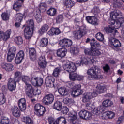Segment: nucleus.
<instances>
[{"label":"nucleus","mask_w":124,"mask_h":124,"mask_svg":"<svg viewBox=\"0 0 124 124\" xmlns=\"http://www.w3.org/2000/svg\"><path fill=\"white\" fill-rule=\"evenodd\" d=\"M96 92H87L84 93L82 97V102H84V103L89 102V101L91 100L92 98L96 97L97 94H100V93H104V92L106 91V87L100 85H98L96 87Z\"/></svg>","instance_id":"f257e3e1"},{"label":"nucleus","mask_w":124,"mask_h":124,"mask_svg":"<svg viewBox=\"0 0 124 124\" xmlns=\"http://www.w3.org/2000/svg\"><path fill=\"white\" fill-rule=\"evenodd\" d=\"M90 45L91 46L90 48H86L84 50L85 55H89L90 56H100L101 55V51L100 50L96 48L99 46V43L95 41L94 39H92L90 41Z\"/></svg>","instance_id":"f03ea898"},{"label":"nucleus","mask_w":124,"mask_h":124,"mask_svg":"<svg viewBox=\"0 0 124 124\" xmlns=\"http://www.w3.org/2000/svg\"><path fill=\"white\" fill-rule=\"evenodd\" d=\"M88 79L89 80H97L102 78L101 76V70L97 66L93 67L87 70Z\"/></svg>","instance_id":"7ed1b4c3"},{"label":"nucleus","mask_w":124,"mask_h":124,"mask_svg":"<svg viewBox=\"0 0 124 124\" xmlns=\"http://www.w3.org/2000/svg\"><path fill=\"white\" fill-rule=\"evenodd\" d=\"M63 68L64 70L69 72V78L70 80L72 81H75V80H77V74L73 73L76 71L77 68L75 64L73 63V62H71L68 61L65 63V64L63 65Z\"/></svg>","instance_id":"20e7f679"},{"label":"nucleus","mask_w":124,"mask_h":124,"mask_svg":"<svg viewBox=\"0 0 124 124\" xmlns=\"http://www.w3.org/2000/svg\"><path fill=\"white\" fill-rule=\"evenodd\" d=\"M87 29L84 26H81L79 29L76 31L74 34V38L76 39H81L83 36L87 34Z\"/></svg>","instance_id":"39448f33"},{"label":"nucleus","mask_w":124,"mask_h":124,"mask_svg":"<svg viewBox=\"0 0 124 124\" xmlns=\"http://www.w3.org/2000/svg\"><path fill=\"white\" fill-rule=\"evenodd\" d=\"M83 93V91L81 89V85L77 84L72 88L71 95L72 96H79Z\"/></svg>","instance_id":"423d86ee"},{"label":"nucleus","mask_w":124,"mask_h":124,"mask_svg":"<svg viewBox=\"0 0 124 124\" xmlns=\"http://www.w3.org/2000/svg\"><path fill=\"white\" fill-rule=\"evenodd\" d=\"M34 110L36 112L37 115L39 117L43 116L44 113L46 112L45 107L41 106L40 104H37L34 106Z\"/></svg>","instance_id":"0eeeda50"},{"label":"nucleus","mask_w":124,"mask_h":124,"mask_svg":"<svg viewBox=\"0 0 124 124\" xmlns=\"http://www.w3.org/2000/svg\"><path fill=\"white\" fill-rule=\"evenodd\" d=\"M16 54V47L12 46L11 47L7 53V59L9 62H11L14 59V57H15V54Z\"/></svg>","instance_id":"6e6552de"},{"label":"nucleus","mask_w":124,"mask_h":124,"mask_svg":"<svg viewBox=\"0 0 124 124\" xmlns=\"http://www.w3.org/2000/svg\"><path fill=\"white\" fill-rule=\"evenodd\" d=\"M110 18L112 19V21H115L116 20L123 21L124 20L121 12H112L110 14Z\"/></svg>","instance_id":"1a4fd4ad"},{"label":"nucleus","mask_w":124,"mask_h":124,"mask_svg":"<svg viewBox=\"0 0 124 124\" xmlns=\"http://www.w3.org/2000/svg\"><path fill=\"white\" fill-rule=\"evenodd\" d=\"M1 67L6 72H12L14 70V65L12 63L2 62L1 64Z\"/></svg>","instance_id":"9d476101"},{"label":"nucleus","mask_w":124,"mask_h":124,"mask_svg":"<svg viewBox=\"0 0 124 124\" xmlns=\"http://www.w3.org/2000/svg\"><path fill=\"white\" fill-rule=\"evenodd\" d=\"M60 46L61 47H64L67 48V47H70L72 45V40L67 38H64L60 41Z\"/></svg>","instance_id":"9b49d317"},{"label":"nucleus","mask_w":124,"mask_h":124,"mask_svg":"<svg viewBox=\"0 0 124 124\" xmlns=\"http://www.w3.org/2000/svg\"><path fill=\"white\" fill-rule=\"evenodd\" d=\"M53 101H54V95L52 94L46 95L43 99V103L46 105L53 103Z\"/></svg>","instance_id":"f8f14e48"},{"label":"nucleus","mask_w":124,"mask_h":124,"mask_svg":"<svg viewBox=\"0 0 124 124\" xmlns=\"http://www.w3.org/2000/svg\"><path fill=\"white\" fill-rule=\"evenodd\" d=\"M38 63L39 66L41 68H43V69H44V68H46V67H47V64L48 63L47 62L46 59H45V56H40L38 61Z\"/></svg>","instance_id":"ddd939ff"},{"label":"nucleus","mask_w":124,"mask_h":124,"mask_svg":"<svg viewBox=\"0 0 124 124\" xmlns=\"http://www.w3.org/2000/svg\"><path fill=\"white\" fill-rule=\"evenodd\" d=\"M10 34H11V30L10 29L7 30L5 32L0 31V41L1 40V38L4 41H6L10 37Z\"/></svg>","instance_id":"4468645a"},{"label":"nucleus","mask_w":124,"mask_h":124,"mask_svg":"<svg viewBox=\"0 0 124 124\" xmlns=\"http://www.w3.org/2000/svg\"><path fill=\"white\" fill-rule=\"evenodd\" d=\"M45 84L46 87L53 88L55 85V78L52 76H48L46 78Z\"/></svg>","instance_id":"2eb2a0df"},{"label":"nucleus","mask_w":124,"mask_h":124,"mask_svg":"<svg viewBox=\"0 0 124 124\" xmlns=\"http://www.w3.org/2000/svg\"><path fill=\"white\" fill-rule=\"evenodd\" d=\"M25 89L27 95L29 97H32V93H33V88H32V86L29 83L26 84Z\"/></svg>","instance_id":"dca6fc26"},{"label":"nucleus","mask_w":124,"mask_h":124,"mask_svg":"<svg viewBox=\"0 0 124 124\" xmlns=\"http://www.w3.org/2000/svg\"><path fill=\"white\" fill-rule=\"evenodd\" d=\"M104 30L106 32L111 33V36H113V37H115L116 34L118 33V30L114 29V27L111 25L108 27H105Z\"/></svg>","instance_id":"f3484780"},{"label":"nucleus","mask_w":124,"mask_h":124,"mask_svg":"<svg viewBox=\"0 0 124 124\" xmlns=\"http://www.w3.org/2000/svg\"><path fill=\"white\" fill-rule=\"evenodd\" d=\"M32 33H33V29L32 28L26 27L24 29V34L26 39H30L32 36Z\"/></svg>","instance_id":"a211bd4d"},{"label":"nucleus","mask_w":124,"mask_h":124,"mask_svg":"<svg viewBox=\"0 0 124 124\" xmlns=\"http://www.w3.org/2000/svg\"><path fill=\"white\" fill-rule=\"evenodd\" d=\"M104 120H108V119H113L115 117V113L112 111H106L104 112L101 116Z\"/></svg>","instance_id":"6ab92c4d"},{"label":"nucleus","mask_w":124,"mask_h":124,"mask_svg":"<svg viewBox=\"0 0 124 124\" xmlns=\"http://www.w3.org/2000/svg\"><path fill=\"white\" fill-rule=\"evenodd\" d=\"M11 111L12 112L13 116L16 117V118H19L21 116V112L20 109L17 106H14L11 108Z\"/></svg>","instance_id":"aec40b11"},{"label":"nucleus","mask_w":124,"mask_h":124,"mask_svg":"<svg viewBox=\"0 0 124 124\" xmlns=\"http://www.w3.org/2000/svg\"><path fill=\"white\" fill-rule=\"evenodd\" d=\"M109 41L110 43V44L112 46H114V47H116L117 48H120L121 46H122V44L121 43V42L119 41V40L115 38H110L109 39Z\"/></svg>","instance_id":"412c9836"},{"label":"nucleus","mask_w":124,"mask_h":124,"mask_svg":"<svg viewBox=\"0 0 124 124\" xmlns=\"http://www.w3.org/2000/svg\"><path fill=\"white\" fill-rule=\"evenodd\" d=\"M16 80H14L13 78H9V81L8 82V89L11 91H14L15 89H16Z\"/></svg>","instance_id":"4be33fe9"},{"label":"nucleus","mask_w":124,"mask_h":124,"mask_svg":"<svg viewBox=\"0 0 124 124\" xmlns=\"http://www.w3.org/2000/svg\"><path fill=\"white\" fill-rule=\"evenodd\" d=\"M61 33V30L58 28H52L47 33V34L50 36H53V35H59Z\"/></svg>","instance_id":"5701e85b"},{"label":"nucleus","mask_w":124,"mask_h":124,"mask_svg":"<svg viewBox=\"0 0 124 124\" xmlns=\"http://www.w3.org/2000/svg\"><path fill=\"white\" fill-rule=\"evenodd\" d=\"M123 23H124V20H118L116 21V22H115V20H112V21L110 22V25L113 27V29H114V30H117V29H119V28H121V26L122 25H123Z\"/></svg>","instance_id":"b1692460"},{"label":"nucleus","mask_w":124,"mask_h":124,"mask_svg":"<svg viewBox=\"0 0 124 124\" xmlns=\"http://www.w3.org/2000/svg\"><path fill=\"white\" fill-rule=\"evenodd\" d=\"M18 105L21 111L24 112L26 110V99L25 98H21L18 100Z\"/></svg>","instance_id":"393cba45"},{"label":"nucleus","mask_w":124,"mask_h":124,"mask_svg":"<svg viewBox=\"0 0 124 124\" xmlns=\"http://www.w3.org/2000/svg\"><path fill=\"white\" fill-rule=\"evenodd\" d=\"M12 122H10V120L7 117L3 116L1 117V119L0 121L1 124H13V122H16V123H17L18 121L16 120V119H14L12 120Z\"/></svg>","instance_id":"a878e982"},{"label":"nucleus","mask_w":124,"mask_h":124,"mask_svg":"<svg viewBox=\"0 0 124 124\" xmlns=\"http://www.w3.org/2000/svg\"><path fill=\"white\" fill-rule=\"evenodd\" d=\"M23 2H24V0H18L14 4L13 9L16 11H19L22 7Z\"/></svg>","instance_id":"bb28decb"},{"label":"nucleus","mask_w":124,"mask_h":124,"mask_svg":"<svg viewBox=\"0 0 124 124\" xmlns=\"http://www.w3.org/2000/svg\"><path fill=\"white\" fill-rule=\"evenodd\" d=\"M29 56L31 61H34L36 59V50H35V48H29Z\"/></svg>","instance_id":"cd10ccee"},{"label":"nucleus","mask_w":124,"mask_h":124,"mask_svg":"<svg viewBox=\"0 0 124 124\" xmlns=\"http://www.w3.org/2000/svg\"><path fill=\"white\" fill-rule=\"evenodd\" d=\"M66 53H67V51L64 48H59L57 50V55L58 57L60 58H63V57H65L66 55Z\"/></svg>","instance_id":"c85d7f7f"},{"label":"nucleus","mask_w":124,"mask_h":124,"mask_svg":"<svg viewBox=\"0 0 124 124\" xmlns=\"http://www.w3.org/2000/svg\"><path fill=\"white\" fill-rule=\"evenodd\" d=\"M90 60L91 61V62H92V63H93V62H94V60L93 59H87L85 58H84L81 61V62L78 63H77L76 64H77L79 66L82 65L83 64H88V63H89V62H90Z\"/></svg>","instance_id":"c756f323"},{"label":"nucleus","mask_w":124,"mask_h":124,"mask_svg":"<svg viewBox=\"0 0 124 124\" xmlns=\"http://www.w3.org/2000/svg\"><path fill=\"white\" fill-rule=\"evenodd\" d=\"M62 102L59 101L55 102L52 106L53 109H55V110H57V111H61V108H62Z\"/></svg>","instance_id":"7c9ffc66"},{"label":"nucleus","mask_w":124,"mask_h":124,"mask_svg":"<svg viewBox=\"0 0 124 124\" xmlns=\"http://www.w3.org/2000/svg\"><path fill=\"white\" fill-rule=\"evenodd\" d=\"M58 93L60 95L62 96H65L68 93L67 90L64 87H60L58 89Z\"/></svg>","instance_id":"2f4dec72"},{"label":"nucleus","mask_w":124,"mask_h":124,"mask_svg":"<svg viewBox=\"0 0 124 124\" xmlns=\"http://www.w3.org/2000/svg\"><path fill=\"white\" fill-rule=\"evenodd\" d=\"M87 22L92 25H96L97 19L94 16H87L86 18Z\"/></svg>","instance_id":"473e14b6"},{"label":"nucleus","mask_w":124,"mask_h":124,"mask_svg":"<svg viewBox=\"0 0 124 124\" xmlns=\"http://www.w3.org/2000/svg\"><path fill=\"white\" fill-rule=\"evenodd\" d=\"M21 76H22V73L19 71H16L15 73L14 78H13V80L19 82L21 80Z\"/></svg>","instance_id":"72a5a7b5"},{"label":"nucleus","mask_w":124,"mask_h":124,"mask_svg":"<svg viewBox=\"0 0 124 124\" xmlns=\"http://www.w3.org/2000/svg\"><path fill=\"white\" fill-rule=\"evenodd\" d=\"M48 29H49V26L47 24H45L42 26L41 29L39 30V31L40 34H43V33H45V32H47V31H48Z\"/></svg>","instance_id":"f704fd0d"},{"label":"nucleus","mask_w":124,"mask_h":124,"mask_svg":"<svg viewBox=\"0 0 124 124\" xmlns=\"http://www.w3.org/2000/svg\"><path fill=\"white\" fill-rule=\"evenodd\" d=\"M48 45V39L47 38H43L40 41V46L41 47H46Z\"/></svg>","instance_id":"c9c22d12"},{"label":"nucleus","mask_w":124,"mask_h":124,"mask_svg":"<svg viewBox=\"0 0 124 124\" xmlns=\"http://www.w3.org/2000/svg\"><path fill=\"white\" fill-rule=\"evenodd\" d=\"M113 104H114L113 101L109 99H107L103 102V106H104L105 107H110L113 105Z\"/></svg>","instance_id":"e433bc0d"},{"label":"nucleus","mask_w":124,"mask_h":124,"mask_svg":"<svg viewBox=\"0 0 124 124\" xmlns=\"http://www.w3.org/2000/svg\"><path fill=\"white\" fill-rule=\"evenodd\" d=\"M26 28H30V29H32L33 30V28H34V22H33V20H28L26 22Z\"/></svg>","instance_id":"4c0bfd02"},{"label":"nucleus","mask_w":124,"mask_h":124,"mask_svg":"<svg viewBox=\"0 0 124 124\" xmlns=\"http://www.w3.org/2000/svg\"><path fill=\"white\" fill-rule=\"evenodd\" d=\"M22 121L26 124H33V121L31 120V118L29 117H24L22 118Z\"/></svg>","instance_id":"58836bf2"},{"label":"nucleus","mask_w":124,"mask_h":124,"mask_svg":"<svg viewBox=\"0 0 124 124\" xmlns=\"http://www.w3.org/2000/svg\"><path fill=\"white\" fill-rule=\"evenodd\" d=\"M47 14L50 16H55L57 14V10L54 8H51L47 10Z\"/></svg>","instance_id":"ea45409f"},{"label":"nucleus","mask_w":124,"mask_h":124,"mask_svg":"<svg viewBox=\"0 0 124 124\" xmlns=\"http://www.w3.org/2000/svg\"><path fill=\"white\" fill-rule=\"evenodd\" d=\"M70 52L74 56H77L78 54H79V48L77 47H71L70 49Z\"/></svg>","instance_id":"a19ab883"},{"label":"nucleus","mask_w":124,"mask_h":124,"mask_svg":"<svg viewBox=\"0 0 124 124\" xmlns=\"http://www.w3.org/2000/svg\"><path fill=\"white\" fill-rule=\"evenodd\" d=\"M57 124H66V119L63 117H59L57 119Z\"/></svg>","instance_id":"79ce46f5"},{"label":"nucleus","mask_w":124,"mask_h":124,"mask_svg":"<svg viewBox=\"0 0 124 124\" xmlns=\"http://www.w3.org/2000/svg\"><path fill=\"white\" fill-rule=\"evenodd\" d=\"M23 19V14L21 13H18L16 15L15 21L16 22H22V20Z\"/></svg>","instance_id":"37998d69"},{"label":"nucleus","mask_w":124,"mask_h":124,"mask_svg":"<svg viewBox=\"0 0 124 124\" xmlns=\"http://www.w3.org/2000/svg\"><path fill=\"white\" fill-rule=\"evenodd\" d=\"M64 4L68 8H71L74 5V3L71 0H66Z\"/></svg>","instance_id":"c03bdc74"},{"label":"nucleus","mask_w":124,"mask_h":124,"mask_svg":"<svg viewBox=\"0 0 124 124\" xmlns=\"http://www.w3.org/2000/svg\"><path fill=\"white\" fill-rule=\"evenodd\" d=\"M10 17V16L7 13L4 12L1 14V18L3 21H8Z\"/></svg>","instance_id":"a18cd8bd"},{"label":"nucleus","mask_w":124,"mask_h":124,"mask_svg":"<svg viewBox=\"0 0 124 124\" xmlns=\"http://www.w3.org/2000/svg\"><path fill=\"white\" fill-rule=\"evenodd\" d=\"M15 42L18 45H21V44H23V38L21 36L16 37L15 39Z\"/></svg>","instance_id":"49530a36"},{"label":"nucleus","mask_w":124,"mask_h":124,"mask_svg":"<svg viewBox=\"0 0 124 124\" xmlns=\"http://www.w3.org/2000/svg\"><path fill=\"white\" fill-rule=\"evenodd\" d=\"M6 102V98L3 93L0 94V105H2Z\"/></svg>","instance_id":"de8ad7c7"},{"label":"nucleus","mask_w":124,"mask_h":124,"mask_svg":"<svg viewBox=\"0 0 124 124\" xmlns=\"http://www.w3.org/2000/svg\"><path fill=\"white\" fill-rule=\"evenodd\" d=\"M22 80L23 82L25 83V85H26V84H29L28 83H30V81H31L30 77L27 76H23L22 77Z\"/></svg>","instance_id":"09e8293b"},{"label":"nucleus","mask_w":124,"mask_h":124,"mask_svg":"<svg viewBox=\"0 0 124 124\" xmlns=\"http://www.w3.org/2000/svg\"><path fill=\"white\" fill-rule=\"evenodd\" d=\"M96 38L99 41H103L104 39V36L101 33L99 32L96 34Z\"/></svg>","instance_id":"8fccbe9b"},{"label":"nucleus","mask_w":124,"mask_h":124,"mask_svg":"<svg viewBox=\"0 0 124 124\" xmlns=\"http://www.w3.org/2000/svg\"><path fill=\"white\" fill-rule=\"evenodd\" d=\"M56 23L57 24H60V23H62V21H63V16L62 15H60L57 16L56 18Z\"/></svg>","instance_id":"3c124183"},{"label":"nucleus","mask_w":124,"mask_h":124,"mask_svg":"<svg viewBox=\"0 0 124 124\" xmlns=\"http://www.w3.org/2000/svg\"><path fill=\"white\" fill-rule=\"evenodd\" d=\"M49 124H58L57 120L52 117H49L48 119Z\"/></svg>","instance_id":"603ef678"},{"label":"nucleus","mask_w":124,"mask_h":124,"mask_svg":"<svg viewBox=\"0 0 124 124\" xmlns=\"http://www.w3.org/2000/svg\"><path fill=\"white\" fill-rule=\"evenodd\" d=\"M46 9V4L44 3H42L40 4L39 10L41 12H44L45 10Z\"/></svg>","instance_id":"864d4df0"},{"label":"nucleus","mask_w":124,"mask_h":124,"mask_svg":"<svg viewBox=\"0 0 124 124\" xmlns=\"http://www.w3.org/2000/svg\"><path fill=\"white\" fill-rule=\"evenodd\" d=\"M87 113V110H81L79 112V116L81 119L84 120L85 119V117L86 116V113Z\"/></svg>","instance_id":"5fc2aeb1"},{"label":"nucleus","mask_w":124,"mask_h":124,"mask_svg":"<svg viewBox=\"0 0 124 124\" xmlns=\"http://www.w3.org/2000/svg\"><path fill=\"white\" fill-rule=\"evenodd\" d=\"M60 72H61V69L60 68H56L53 70V75L55 76V77H58L59 76V74H60Z\"/></svg>","instance_id":"6e6d98bb"},{"label":"nucleus","mask_w":124,"mask_h":124,"mask_svg":"<svg viewBox=\"0 0 124 124\" xmlns=\"http://www.w3.org/2000/svg\"><path fill=\"white\" fill-rule=\"evenodd\" d=\"M16 57L21 59L22 60H24V57H25V53L24 51L20 50L18 52V53L16 54Z\"/></svg>","instance_id":"4d7b16f0"},{"label":"nucleus","mask_w":124,"mask_h":124,"mask_svg":"<svg viewBox=\"0 0 124 124\" xmlns=\"http://www.w3.org/2000/svg\"><path fill=\"white\" fill-rule=\"evenodd\" d=\"M62 114H64V115H66L69 111L68 109V108L67 107H63L62 108H61V110H60Z\"/></svg>","instance_id":"13d9d810"},{"label":"nucleus","mask_w":124,"mask_h":124,"mask_svg":"<svg viewBox=\"0 0 124 124\" xmlns=\"http://www.w3.org/2000/svg\"><path fill=\"white\" fill-rule=\"evenodd\" d=\"M43 84V79L40 78H37V81L36 82V86L39 87L42 86Z\"/></svg>","instance_id":"bf43d9fd"},{"label":"nucleus","mask_w":124,"mask_h":124,"mask_svg":"<svg viewBox=\"0 0 124 124\" xmlns=\"http://www.w3.org/2000/svg\"><path fill=\"white\" fill-rule=\"evenodd\" d=\"M35 18L36 19L38 23H40L42 21V16L40 14H37L35 16Z\"/></svg>","instance_id":"052dcab7"},{"label":"nucleus","mask_w":124,"mask_h":124,"mask_svg":"<svg viewBox=\"0 0 124 124\" xmlns=\"http://www.w3.org/2000/svg\"><path fill=\"white\" fill-rule=\"evenodd\" d=\"M92 118V113L90 112L86 111V113L85 114V116L84 120H86L88 121V120H90Z\"/></svg>","instance_id":"680f3d73"},{"label":"nucleus","mask_w":124,"mask_h":124,"mask_svg":"<svg viewBox=\"0 0 124 124\" xmlns=\"http://www.w3.org/2000/svg\"><path fill=\"white\" fill-rule=\"evenodd\" d=\"M23 61V59L16 56L15 58V63L16 64H20L21 62H22V61Z\"/></svg>","instance_id":"e2e57ef3"},{"label":"nucleus","mask_w":124,"mask_h":124,"mask_svg":"<svg viewBox=\"0 0 124 124\" xmlns=\"http://www.w3.org/2000/svg\"><path fill=\"white\" fill-rule=\"evenodd\" d=\"M37 78H32L31 80V82L32 85L36 86Z\"/></svg>","instance_id":"0e129e2a"},{"label":"nucleus","mask_w":124,"mask_h":124,"mask_svg":"<svg viewBox=\"0 0 124 124\" xmlns=\"http://www.w3.org/2000/svg\"><path fill=\"white\" fill-rule=\"evenodd\" d=\"M103 70L105 71V72H108L109 70H110V66H108V64H106L104 67H103Z\"/></svg>","instance_id":"69168bd1"},{"label":"nucleus","mask_w":124,"mask_h":124,"mask_svg":"<svg viewBox=\"0 0 124 124\" xmlns=\"http://www.w3.org/2000/svg\"><path fill=\"white\" fill-rule=\"evenodd\" d=\"M70 101H71V99L68 98H64L63 100V102L64 104H70Z\"/></svg>","instance_id":"338daca9"},{"label":"nucleus","mask_w":124,"mask_h":124,"mask_svg":"<svg viewBox=\"0 0 124 124\" xmlns=\"http://www.w3.org/2000/svg\"><path fill=\"white\" fill-rule=\"evenodd\" d=\"M77 80H78V81L84 80V76L77 74Z\"/></svg>","instance_id":"774afa93"}]
</instances>
